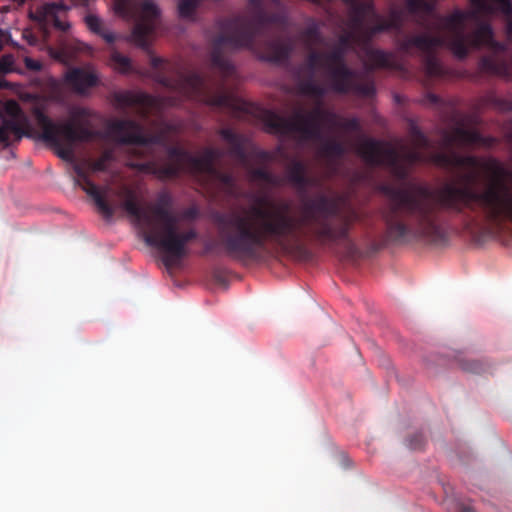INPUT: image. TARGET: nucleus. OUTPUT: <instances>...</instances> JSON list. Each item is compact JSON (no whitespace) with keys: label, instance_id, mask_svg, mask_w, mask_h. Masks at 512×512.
Returning a JSON list of instances; mask_svg holds the SVG:
<instances>
[{"label":"nucleus","instance_id":"1","mask_svg":"<svg viewBox=\"0 0 512 512\" xmlns=\"http://www.w3.org/2000/svg\"><path fill=\"white\" fill-rule=\"evenodd\" d=\"M437 161L462 166L465 171L442 192L449 203L476 201L496 221L512 223V173L496 160L479 161L451 153L439 155Z\"/></svg>","mask_w":512,"mask_h":512},{"label":"nucleus","instance_id":"2","mask_svg":"<svg viewBox=\"0 0 512 512\" xmlns=\"http://www.w3.org/2000/svg\"><path fill=\"white\" fill-rule=\"evenodd\" d=\"M296 227L294 220L263 199L248 210L233 213L224 223L223 236L229 249L249 251L267 237L287 233Z\"/></svg>","mask_w":512,"mask_h":512},{"label":"nucleus","instance_id":"3","mask_svg":"<svg viewBox=\"0 0 512 512\" xmlns=\"http://www.w3.org/2000/svg\"><path fill=\"white\" fill-rule=\"evenodd\" d=\"M122 207L131 221L141 230L145 242L161 249L168 257L180 258L184 254V245L193 232L180 233V223L163 207H139L136 195L123 191Z\"/></svg>","mask_w":512,"mask_h":512},{"label":"nucleus","instance_id":"4","mask_svg":"<svg viewBox=\"0 0 512 512\" xmlns=\"http://www.w3.org/2000/svg\"><path fill=\"white\" fill-rule=\"evenodd\" d=\"M474 11L462 13L456 12L444 22L445 38L435 39L431 45L446 43L451 46L457 57L466 55L470 47L493 46L492 30L487 25L480 26L471 37L465 35V28L471 19L478 13H491L501 11L504 14L511 12L509 0H470Z\"/></svg>","mask_w":512,"mask_h":512},{"label":"nucleus","instance_id":"5","mask_svg":"<svg viewBox=\"0 0 512 512\" xmlns=\"http://www.w3.org/2000/svg\"><path fill=\"white\" fill-rule=\"evenodd\" d=\"M114 10L124 18L135 20L131 40L142 48L147 47L149 36L154 31L160 16L159 7L153 1L147 0L136 14L130 8V0H114Z\"/></svg>","mask_w":512,"mask_h":512},{"label":"nucleus","instance_id":"6","mask_svg":"<svg viewBox=\"0 0 512 512\" xmlns=\"http://www.w3.org/2000/svg\"><path fill=\"white\" fill-rule=\"evenodd\" d=\"M35 121L41 132L40 137L56 148L59 157L69 159L76 141L86 138V134L78 131L72 124L56 125L40 110H35Z\"/></svg>","mask_w":512,"mask_h":512},{"label":"nucleus","instance_id":"7","mask_svg":"<svg viewBox=\"0 0 512 512\" xmlns=\"http://www.w3.org/2000/svg\"><path fill=\"white\" fill-rule=\"evenodd\" d=\"M1 116L3 124L0 126V143H6L12 135L18 139L35 135L32 124L16 101H6L2 106Z\"/></svg>","mask_w":512,"mask_h":512},{"label":"nucleus","instance_id":"8","mask_svg":"<svg viewBox=\"0 0 512 512\" xmlns=\"http://www.w3.org/2000/svg\"><path fill=\"white\" fill-rule=\"evenodd\" d=\"M77 182L78 185L94 200L98 209L106 216H111L112 210L110 202L113 201L116 193L110 187H99L95 185L80 169L77 170Z\"/></svg>","mask_w":512,"mask_h":512},{"label":"nucleus","instance_id":"9","mask_svg":"<svg viewBox=\"0 0 512 512\" xmlns=\"http://www.w3.org/2000/svg\"><path fill=\"white\" fill-rule=\"evenodd\" d=\"M357 151L366 162L371 164L392 163L395 160L394 151L383 142L361 139L357 144Z\"/></svg>","mask_w":512,"mask_h":512},{"label":"nucleus","instance_id":"10","mask_svg":"<svg viewBox=\"0 0 512 512\" xmlns=\"http://www.w3.org/2000/svg\"><path fill=\"white\" fill-rule=\"evenodd\" d=\"M64 81L75 92L84 94L97 84L98 74L90 67L72 68L65 73Z\"/></svg>","mask_w":512,"mask_h":512},{"label":"nucleus","instance_id":"11","mask_svg":"<svg viewBox=\"0 0 512 512\" xmlns=\"http://www.w3.org/2000/svg\"><path fill=\"white\" fill-rule=\"evenodd\" d=\"M112 137L120 143L143 144L146 142L141 129L131 121H117L110 127Z\"/></svg>","mask_w":512,"mask_h":512},{"label":"nucleus","instance_id":"12","mask_svg":"<svg viewBox=\"0 0 512 512\" xmlns=\"http://www.w3.org/2000/svg\"><path fill=\"white\" fill-rule=\"evenodd\" d=\"M60 10H68V7L62 3H48L36 11L35 17L39 21L53 22L61 30H67L70 28V24L68 22H61L57 18V13Z\"/></svg>","mask_w":512,"mask_h":512},{"label":"nucleus","instance_id":"13","mask_svg":"<svg viewBox=\"0 0 512 512\" xmlns=\"http://www.w3.org/2000/svg\"><path fill=\"white\" fill-rule=\"evenodd\" d=\"M477 141V134L473 131L457 129L449 137L445 138V145H470Z\"/></svg>","mask_w":512,"mask_h":512},{"label":"nucleus","instance_id":"14","mask_svg":"<svg viewBox=\"0 0 512 512\" xmlns=\"http://www.w3.org/2000/svg\"><path fill=\"white\" fill-rule=\"evenodd\" d=\"M110 65L112 68L120 73H126L131 68V63L129 58L120 53L114 51L111 54Z\"/></svg>","mask_w":512,"mask_h":512},{"label":"nucleus","instance_id":"15","mask_svg":"<svg viewBox=\"0 0 512 512\" xmlns=\"http://www.w3.org/2000/svg\"><path fill=\"white\" fill-rule=\"evenodd\" d=\"M270 121L272 126H274L277 130H301V127L298 124V120L286 121L282 117L273 114L271 115Z\"/></svg>","mask_w":512,"mask_h":512},{"label":"nucleus","instance_id":"16","mask_svg":"<svg viewBox=\"0 0 512 512\" xmlns=\"http://www.w3.org/2000/svg\"><path fill=\"white\" fill-rule=\"evenodd\" d=\"M198 4V0H181L178 5V12L182 18H190Z\"/></svg>","mask_w":512,"mask_h":512},{"label":"nucleus","instance_id":"17","mask_svg":"<svg viewBox=\"0 0 512 512\" xmlns=\"http://www.w3.org/2000/svg\"><path fill=\"white\" fill-rule=\"evenodd\" d=\"M84 21L88 29L95 34H100L103 30V21L95 14L86 15Z\"/></svg>","mask_w":512,"mask_h":512},{"label":"nucleus","instance_id":"18","mask_svg":"<svg viewBox=\"0 0 512 512\" xmlns=\"http://www.w3.org/2000/svg\"><path fill=\"white\" fill-rule=\"evenodd\" d=\"M335 59L332 56L328 55H318V54H311L309 62L310 66L315 69L318 66H326L329 65L331 62H333Z\"/></svg>","mask_w":512,"mask_h":512},{"label":"nucleus","instance_id":"19","mask_svg":"<svg viewBox=\"0 0 512 512\" xmlns=\"http://www.w3.org/2000/svg\"><path fill=\"white\" fill-rule=\"evenodd\" d=\"M15 70L14 57L10 54L0 57V73L7 74Z\"/></svg>","mask_w":512,"mask_h":512},{"label":"nucleus","instance_id":"20","mask_svg":"<svg viewBox=\"0 0 512 512\" xmlns=\"http://www.w3.org/2000/svg\"><path fill=\"white\" fill-rule=\"evenodd\" d=\"M191 164L196 172H207L214 174L211 163L208 159H192Z\"/></svg>","mask_w":512,"mask_h":512},{"label":"nucleus","instance_id":"21","mask_svg":"<svg viewBox=\"0 0 512 512\" xmlns=\"http://www.w3.org/2000/svg\"><path fill=\"white\" fill-rule=\"evenodd\" d=\"M112 160V154L111 152H105L100 159H98L93 165H92V171L98 172L102 171L108 168L110 162Z\"/></svg>","mask_w":512,"mask_h":512},{"label":"nucleus","instance_id":"22","mask_svg":"<svg viewBox=\"0 0 512 512\" xmlns=\"http://www.w3.org/2000/svg\"><path fill=\"white\" fill-rule=\"evenodd\" d=\"M24 62H25V65H26L27 68H29L31 70H34V71H39L41 69V67H42L40 61L32 59V58H29V57H26L24 59Z\"/></svg>","mask_w":512,"mask_h":512},{"label":"nucleus","instance_id":"23","mask_svg":"<svg viewBox=\"0 0 512 512\" xmlns=\"http://www.w3.org/2000/svg\"><path fill=\"white\" fill-rule=\"evenodd\" d=\"M403 157L408 163L422 160V156L418 152L403 153Z\"/></svg>","mask_w":512,"mask_h":512},{"label":"nucleus","instance_id":"24","mask_svg":"<svg viewBox=\"0 0 512 512\" xmlns=\"http://www.w3.org/2000/svg\"><path fill=\"white\" fill-rule=\"evenodd\" d=\"M99 35L102 36L107 43H113L116 39V35L112 31L102 30Z\"/></svg>","mask_w":512,"mask_h":512},{"label":"nucleus","instance_id":"25","mask_svg":"<svg viewBox=\"0 0 512 512\" xmlns=\"http://www.w3.org/2000/svg\"><path fill=\"white\" fill-rule=\"evenodd\" d=\"M408 5L412 10H418L422 5H425V3L424 0H409Z\"/></svg>","mask_w":512,"mask_h":512},{"label":"nucleus","instance_id":"26","mask_svg":"<svg viewBox=\"0 0 512 512\" xmlns=\"http://www.w3.org/2000/svg\"><path fill=\"white\" fill-rule=\"evenodd\" d=\"M321 120H322V115L317 112L315 115H313L310 118L308 125L311 126L312 124H319L321 122Z\"/></svg>","mask_w":512,"mask_h":512},{"label":"nucleus","instance_id":"27","mask_svg":"<svg viewBox=\"0 0 512 512\" xmlns=\"http://www.w3.org/2000/svg\"><path fill=\"white\" fill-rule=\"evenodd\" d=\"M8 87H9L8 82H6V80L4 78H0V89L8 88Z\"/></svg>","mask_w":512,"mask_h":512},{"label":"nucleus","instance_id":"28","mask_svg":"<svg viewBox=\"0 0 512 512\" xmlns=\"http://www.w3.org/2000/svg\"><path fill=\"white\" fill-rule=\"evenodd\" d=\"M200 83V79L198 77H193L192 79H190V84L192 86H196Z\"/></svg>","mask_w":512,"mask_h":512},{"label":"nucleus","instance_id":"29","mask_svg":"<svg viewBox=\"0 0 512 512\" xmlns=\"http://www.w3.org/2000/svg\"><path fill=\"white\" fill-rule=\"evenodd\" d=\"M338 73H339L340 75H342L345 79H347V78L349 77V75H348L347 71H346V70H344V69H340V70L338 71Z\"/></svg>","mask_w":512,"mask_h":512},{"label":"nucleus","instance_id":"30","mask_svg":"<svg viewBox=\"0 0 512 512\" xmlns=\"http://www.w3.org/2000/svg\"><path fill=\"white\" fill-rule=\"evenodd\" d=\"M397 230L399 231V234H400L401 236H402V235H404V232H405V227H404V226L399 225V226L397 227Z\"/></svg>","mask_w":512,"mask_h":512},{"label":"nucleus","instance_id":"31","mask_svg":"<svg viewBox=\"0 0 512 512\" xmlns=\"http://www.w3.org/2000/svg\"><path fill=\"white\" fill-rule=\"evenodd\" d=\"M417 143H425V140L422 135L418 134L416 138Z\"/></svg>","mask_w":512,"mask_h":512},{"label":"nucleus","instance_id":"32","mask_svg":"<svg viewBox=\"0 0 512 512\" xmlns=\"http://www.w3.org/2000/svg\"><path fill=\"white\" fill-rule=\"evenodd\" d=\"M222 134H223V136H224L225 138H227V139L231 137V133H230L229 131H223V133H222Z\"/></svg>","mask_w":512,"mask_h":512},{"label":"nucleus","instance_id":"33","mask_svg":"<svg viewBox=\"0 0 512 512\" xmlns=\"http://www.w3.org/2000/svg\"><path fill=\"white\" fill-rule=\"evenodd\" d=\"M223 103H224L223 98L219 99L218 101L213 102V104H218V105L223 104Z\"/></svg>","mask_w":512,"mask_h":512},{"label":"nucleus","instance_id":"34","mask_svg":"<svg viewBox=\"0 0 512 512\" xmlns=\"http://www.w3.org/2000/svg\"><path fill=\"white\" fill-rule=\"evenodd\" d=\"M306 133H307L308 135H312V134H313V131H312V129L309 127V128L306 130Z\"/></svg>","mask_w":512,"mask_h":512},{"label":"nucleus","instance_id":"35","mask_svg":"<svg viewBox=\"0 0 512 512\" xmlns=\"http://www.w3.org/2000/svg\"><path fill=\"white\" fill-rule=\"evenodd\" d=\"M462 512H475V511L472 510V509L465 508V509L462 510Z\"/></svg>","mask_w":512,"mask_h":512},{"label":"nucleus","instance_id":"36","mask_svg":"<svg viewBox=\"0 0 512 512\" xmlns=\"http://www.w3.org/2000/svg\"><path fill=\"white\" fill-rule=\"evenodd\" d=\"M336 89H337V90H339V91H342V90H344L345 88H344V87H336Z\"/></svg>","mask_w":512,"mask_h":512},{"label":"nucleus","instance_id":"37","mask_svg":"<svg viewBox=\"0 0 512 512\" xmlns=\"http://www.w3.org/2000/svg\"><path fill=\"white\" fill-rule=\"evenodd\" d=\"M181 159H182V160H186V159H187V156H181Z\"/></svg>","mask_w":512,"mask_h":512}]
</instances>
